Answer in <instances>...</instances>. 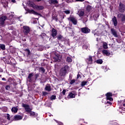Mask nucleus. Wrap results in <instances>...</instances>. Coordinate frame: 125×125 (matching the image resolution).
I'll return each mask as SVG.
<instances>
[{
    "instance_id": "39",
    "label": "nucleus",
    "mask_w": 125,
    "mask_h": 125,
    "mask_svg": "<svg viewBox=\"0 0 125 125\" xmlns=\"http://www.w3.org/2000/svg\"><path fill=\"white\" fill-rule=\"evenodd\" d=\"M6 90H9V89L10 88V87H9V86L7 85L5 87Z\"/></svg>"
},
{
    "instance_id": "22",
    "label": "nucleus",
    "mask_w": 125,
    "mask_h": 125,
    "mask_svg": "<svg viewBox=\"0 0 125 125\" xmlns=\"http://www.w3.org/2000/svg\"><path fill=\"white\" fill-rule=\"evenodd\" d=\"M28 12H29V13H32V14H34V15H39V14L34 10H29L28 11Z\"/></svg>"
},
{
    "instance_id": "51",
    "label": "nucleus",
    "mask_w": 125,
    "mask_h": 125,
    "mask_svg": "<svg viewBox=\"0 0 125 125\" xmlns=\"http://www.w3.org/2000/svg\"><path fill=\"white\" fill-rule=\"evenodd\" d=\"M43 36H45V33H43L42 34Z\"/></svg>"
},
{
    "instance_id": "5",
    "label": "nucleus",
    "mask_w": 125,
    "mask_h": 125,
    "mask_svg": "<svg viewBox=\"0 0 125 125\" xmlns=\"http://www.w3.org/2000/svg\"><path fill=\"white\" fill-rule=\"evenodd\" d=\"M22 107L25 108V111L29 114V112L32 111V109L30 108V106L26 104H22Z\"/></svg>"
},
{
    "instance_id": "16",
    "label": "nucleus",
    "mask_w": 125,
    "mask_h": 125,
    "mask_svg": "<svg viewBox=\"0 0 125 125\" xmlns=\"http://www.w3.org/2000/svg\"><path fill=\"white\" fill-rule=\"evenodd\" d=\"M45 90H46V91H48V92H49V91H51V87L49 84H47L46 85Z\"/></svg>"
},
{
    "instance_id": "32",
    "label": "nucleus",
    "mask_w": 125,
    "mask_h": 125,
    "mask_svg": "<svg viewBox=\"0 0 125 125\" xmlns=\"http://www.w3.org/2000/svg\"><path fill=\"white\" fill-rule=\"evenodd\" d=\"M40 71L42 72V73H44V72H45L44 68L43 67H40Z\"/></svg>"
},
{
    "instance_id": "14",
    "label": "nucleus",
    "mask_w": 125,
    "mask_h": 125,
    "mask_svg": "<svg viewBox=\"0 0 125 125\" xmlns=\"http://www.w3.org/2000/svg\"><path fill=\"white\" fill-rule=\"evenodd\" d=\"M62 57L61 56H56L54 59L55 60V62H59L60 60H61Z\"/></svg>"
},
{
    "instance_id": "31",
    "label": "nucleus",
    "mask_w": 125,
    "mask_h": 125,
    "mask_svg": "<svg viewBox=\"0 0 125 125\" xmlns=\"http://www.w3.org/2000/svg\"><path fill=\"white\" fill-rule=\"evenodd\" d=\"M6 119H7L8 120V121H10V120H11L10 118L11 117H10V115L9 114H6Z\"/></svg>"
},
{
    "instance_id": "45",
    "label": "nucleus",
    "mask_w": 125,
    "mask_h": 125,
    "mask_svg": "<svg viewBox=\"0 0 125 125\" xmlns=\"http://www.w3.org/2000/svg\"><path fill=\"white\" fill-rule=\"evenodd\" d=\"M81 77V75L80 74H78L77 75V79H79Z\"/></svg>"
},
{
    "instance_id": "46",
    "label": "nucleus",
    "mask_w": 125,
    "mask_h": 125,
    "mask_svg": "<svg viewBox=\"0 0 125 125\" xmlns=\"http://www.w3.org/2000/svg\"><path fill=\"white\" fill-rule=\"evenodd\" d=\"M107 103H108V104H110V105H112V103H111V102L107 101Z\"/></svg>"
},
{
    "instance_id": "20",
    "label": "nucleus",
    "mask_w": 125,
    "mask_h": 125,
    "mask_svg": "<svg viewBox=\"0 0 125 125\" xmlns=\"http://www.w3.org/2000/svg\"><path fill=\"white\" fill-rule=\"evenodd\" d=\"M28 114H30V116H32V117H37V116H38V114H36V113H35V112L31 111L30 112H29Z\"/></svg>"
},
{
    "instance_id": "43",
    "label": "nucleus",
    "mask_w": 125,
    "mask_h": 125,
    "mask_svg": "<svg viewBox=\"0 0 125 125\" xmlns=\"http://www.w3.org/2000/svg\"><path fill=\"white\" fill-rule=\"evenodd\" d=\"M39 74H36L35 75V78H36V79H38V78H39Z\"/></svg>"
},
{
    "instance_id": "23",
    "label": "nucleus",
    "mask_w": 125,
    "mask_h": 125,
    "mask_svg": "<svg viewBox=\"0 0 125 125\" xmlns=\"http://www.w3.org/2000/svg\"><path fill=\"white\" fill-rule=\"evenodd\" d=\"M84 15V12L83 11H78V15H79V16H83V15Z\"/></svg>"
},
{
    "instance_id": "3",
    "label": "nucleus",
    "mask_w": 125,
    "mask_h": 125,
    "mask_svg": "<svg viewBox=\"0 0 125 125\" xmlns=\"http://www.w3.org/2000/svg\"><path fill=\"white\" fill-rule=\"evenodd\" d=\"M31 6H32V7H33L34 9H37L38 10H42V9H43V6L36 5L34 3L31 4Z\"/></svg>"
},
{
    "instance_id": "54",
    "label": "nucleus",
    "mask_w": 125,
    "mask_h": 125,
    "mask_svg": "<svg viewBox=\"0 0 125 125\" xmlns=\"http://www.w3.org/2000/svg\"><path fill=\"white\" fill-rule=\"evenodd\" d=\"M11 122H12V120H11Z\"/></svg>"
},
{
    "instance_id": "27",
    "label": "nucleus",
    "mask_w": 125,
    "mask_h": 125,
    "mask_svg": "<svg viewBox=\"0 0 125 125\" xmlns=\"http://www.w3.org/2000/svg\"><path fill=\"white\" fill-rule=\"evenodd\" d=\"M96 63H97L98 64H102V63H103V61H102V60H98L96 61Z\"/></svg>"
},
{
    "instance_id": "53",
    "label": "nucleus",
    "mask_w": 125,
    "mask_h": 125,
    "mask_svg": "<svg viewBox=\"0 0 125 125\" xmlns=\"http://www.w3.org/2000/svg\"><path fill=\"white\" fill-rule=\"evenodd\" d=\"M118 16H121V14H119V15H118Z\"/></svg>"
},
{
    "instance_id": "9",
    "label": "nucleus",
    "mask_w": 125,
    "mask_h": 125,
    "mask_svg": "<svg viewBox=\"0 0 125 125\" xmlns=\"http://www.w3.org/2000/svg\"><path fill=\"white\" fill-rule=\"evenodd\" d=\"M76 95H77L76 93H75L74 92H71L68 95L67 98L68 99H70V98H75V97H76Z\"/></svg>"
},
{
    "instance_id": "36",
    "label": "nucleus",
    "mask_w": 125,
    "mask_h": 125,
    "mask_svg": "<svg viewBox=\"0 0 125 125\" xmlns=\"http://www.w3.org/2000/svg\"><path fill=\"white\" fill-rule=\"evenodd\" d=\"M33 76H34V74H33V73H31L29 74L28 78V79H31V78H32V77H33Z\"/></svg>"
},
{
    "instance_id": "55",
    "label": "nucleus",
    "mask_w": 125,
    "mask_h": 125,
    "mask_svg": "<svg viewBox=\"0 0 125 125\" xmlns=\"http://www.w3.org/2000/svg\"><path fill=\"white\" fill-rule=\"evenodd\" d=\"M6 110H7V108L6 107Z\"/></svg>"
},
{
    "instance_id": "19",
    "label": "nucleus",
    "mask_w": 125,
    "mask_h": 125,
    "mask_svg": "<svg viewBox=\"0 0 125 125\" xmlns=\"http://www.w3.org/2000/svg\"><path fill=\"white\" fill-rule=\"evenodd\" d=\"M88 64H92V57L89 56L87 59Z\"/></svg>"
},
{
    "instance_id": "33",
    "label": "nucleus",
    "mask_w": 125,
    "mask_h": 125,
    "mask_svg": "<svg viewBox=\"0 0 125 125\" xmlns=\"http://www.w3.org/2000/svg\"><path fill=\"white\" fill-rule=\"evenodd\" d=\"M64 13H65V14H70V11L69 10H67L63 11Z\"/></svg>"
},
{
    "instance_id": "21",
    "label": "nucleus",
    "mask_w": 125,
    "mask_h": 125,
    "mask_svg": "<svg viewBox=\"0 0 125 125\" xmlns=\"http://www.w3.org/2000/svg\"><path fill=\"white\" fill-rule=\"evenodd\" d=\"M49 2L50 3H53V4H57V3H58V1L57 0H50Z\"/></svg>"
},
{
    "instance_id": "50",
    "label": "nucleus",
    "mask_w": 125,
    "mask_h": 125,
    "mask_svg": "<svg viewBox=\"0 0 125 125\" xmlns=\"http://www.w3.org/2000/svg\"><path fill=\"white\" fill-rule=\"evenodd\" d=\"M37 0V1H41V0Z\"/></svg>"
},
{
    "instance_id": "52",
    "label": "nucleus",
    "mask_w": 125,
    "mask_h": 125,
    "mask_svg": "<svg viewBox=\"0 0 125 125\" xmlns=\"http://www.w3.org/2000/svg\"><path fill=\"white\" fill-rule=\"evenodd\" d=\"M123 106H124V107H125V103L123 104Z\"/></svg>"
},
{
    "instance_id": "30",
    "label": "nucleus",
    "mask_w": 125,
    "mask_h": 125,
    "mask_svg": "<svg viewBox=\"0 0 125 125\" xmlns=\"http://www.w3.org/2000/svg\"><path fill=\"white\" fill-rule=\"evenodd\" d=\"M88 47H89V45H88V44L83 45V48H84L85 49H87V48H88Z\"/></svg>"
},
{
    "instance_id": "25",
    "label": "nucleus",
    "mask_w": 125,
    "mask_h": 125,
    "mask_svg": "<svg viewBox=\"0 0 125 125\" xmlns=\"http://www.w3.org/2000/svg\"><path fill=\"white\" fill-rule=\"evenodd\" d=\"M92 9V7L90 5H88L86 8V10L88 11V12L90 11Z\"/></svg>"
},
{
    "instance_id": "4",
    "label": "nucleus",
    "mask_w": 125,
    "mask_h": 125,
    "mask_svg": "<svg viewBox=\"0 0 125 125\" xmlns=\"http://www.w3.org/2000/svg\"><path fill=\"white\" fill-rule=\"evenodd\" d=\"M6 20V17L2 16L0 18V26H3L4 25V21Z\"/></svg>"
},
{
    "instance_id": "42",
    "label": "nucleus",
    "mask_w": 125,
    "mask_h": 125,
    "mask_svg": "<svg viewBox=\"0 0 125 125\" xmlns=\"http://www.w3.org/2000/svg\"><path fill=\"white\" fill-rule=\"evenodd\" d=\"M62 93V94H63V95H65V93H66V90H63Z\"/></svg>"
},
{
    "instance_id": "24",
    "label": "nucleus",
    "mask_w": 125,
    "mask_h": 125,
    "mask_svg": "<svg viewBox=\"0 0 125 125\" xmlns=\"http://www.w3.org/2000/svg\"><path fill=\"white\" fill-rule=\"evenodd\" d=\"M103 46L104 49H107V48H108V44L106 42H103Z\"/></svg>"
},
{
    "instance_id": "7",
    "label": "nucleus",
    "mask_w": 125,
    "mask_h": 125,
    "mask_svg": "<svg viewBox=\"0 0 125 125\" xmlns=\"http://www.w3.org/2000/svg\"><path fill=\"white\" fill-rule=\"evenodd\" d=\"M81 31L83 34H88L90 32V30L87 27L82 28Z\"/></svg>"
},
{
    "instance_id": "13",
    "label": "nucleus",
    "mask_w": 125,
    "mask_h": 125,
    "mask_svg": "<svg viewBox=\"0 0 125 125\" xmlns=\"http://www.w3.org/2000/svg\"><path fill=\"white\" fill-rule=\"evenodd\" d=\"M57 35V31L55 30V29L53 28L52 30V36L53 38L54 37H56V35Z\"/></svg>"
},
{
    "instance_id": "15",
    "label": "nucleus",
    "mask_w": 125,
    "mask_h": 125,
    "mask_svg": "<svg viewBox=\"0 0 125 125\" xmlns=\"http://www.w3.org/2000/svg\"><path fill=\"white\" fill-rule=\"evenodd\" d=\"M14 119L15 121H20V120L23 119V117L20 115H16L14 116Z\"/></svg>"
},
{
    "instance_id": "1",
    "label": "nucleus",
    "mask_w": 125,
    "mask_h": 125,
    "mask_svg": "<svg viewBox=\"0 0 125 125\" xmlns=\"http://www.w3.org/2000/svg\"><path fill=\"white\" fill-rule=\"evenodd\" d=\"M69 69V67L67 65H65L64 67H62L60 72V75L62 77H64L65 75H66L67 73V71H68Z\"/></svg>"
},
{
    "instance_id": "18",
    "label": "nucleus",
    "mask_w": 125,
    "mask_h": 125,
    "mask_svg": "<svg viewBox=\"0 0 125 125\" xmlns=\"http://www.w3.org/2000/svg\"><path fill=\"white\" fill-rule=\"evenodd\" d=\"M11 111L12 113L15 114L16 113H17V112L18 111V108H17V107H13L12 108Z\"/></svg>"
},
{
    "instance_id": "11",
    "label": "nucleus",
    "mask_w": 125,
    "mask_h": 125,
    "mask_svg": "<svg viewBox=\"0 0 125 125\" xmlns=\"http://www.w3.org/2000/svg\"><path fill=\"white\" fill-rule=\"evenodd\" d=\"M102 53L104 54V55H106V56H109V55H111V53H110L109 51L107 50H103L102 51Z\"/></svg>"
},
{
    "instance_id": "40",
    "label": "nucleus",
    "mask_w": 125,
    "mask_h": 125,
    "mask_svg": "<svg viewBox=\"0 0 125 125\" xmlns=\"http://www.w3.org/2000/svg\"><path fill=\"white\" fill-rule=\"evenodd\" d=\"M74 1H81V2H83V1H84V0H74Z\"/></svg>"
},
{
    "instance_id": "8",
    "label": "nucleus",
    "mask_w": 125,
    "mask_h": 125,
    "mask_svg": "<svg viewBox=\"0 0 125 125\" xmlns=\"http://www.w3.org/2000/svg\"><path fill=\"white\" fill-rule=\"evenodd\" d=\"M23 32L25 35H28L30 33V27L28 26H23Z\"/></svg>"
},
{
    "instance_id": "47",
    "label": "nucleus",
    "mask_w": 125,
    "mask_h": 125,
    "mask_svg": "<svg viewBox=\"0 0 125 125\" xmlns=\"http://www.w3.org/2000/svg\"><path fill=\"white\" fill-rule=\"evenodd\" d=\"M12 2H14V3H15V2H16V1L15 0H12Z\"/></svg>"
},
{
    "instance_id": "48",
    "label": "nucleus",
    "mask_w": 125,
    "mask_h": 125,
    "mask_svg": "<svg viewBox=\"0 0 125 125\" xmlns=\"http://www.w3.org/2000/svg\"><path fill=\"white\" fill-rule=\"evenodd\" d=\"M0 72H3V70L1 68H0Z\"/></svg>"
},
{
    "instance_id": "37",
    "label": "nucleus",
    "mask_w": 125,
    "mask_h": 125,
    "mask_svg": "<svg viewBox=\"0 0 125 125\" xmlns=\"http://www.w3.org/2000/svg\"><path fill=\"white\" fill-rule=\"evenodd\" d=\"M94 36H95V37H96V36H100V33L96 32L94 34Z\"/></svg>"
},
{
    "instance_id": "12",
    "label": "nucleus",
    "mask_w": 125,
    "mask_h": 125,
    "mask_svg": "<svg viewBox=\"0 0 125 125\" xmlns=\"http://www.w3.org/2000/svg\"><path fill=\"white\" fill-rule=\"evenodd\" d=\"M112 21L115 26L118 25V21H117V18H116V17L114 16L112 18Z\"/></svg>"
},
{
    "instance_id": "17",
    "label": "nucleus",
    "mask_w": 125,
    "mask_h": 125,
    "mask_svg": "<svg viewBox=\"0 0 125 125\" xmlns=\"http://www.w3.org/2000/svg\"><path fill=\"white\" fill-rule=\"evenodd\" d=\"M111 33H112V35H113V36L114 37H115V38H118V34H117V31H116V30H115V29H112Z\"/></svg>"
},
{
    "instance_id": "28",
    "label": "nucleus",
    "mask_w": 125,
    "mask_h": 125,
    "mask_svg": "<svg viewBox=\"0 0 125 125\" xmlns=\"http://www.w3.org/2000/svg\"><path fill=\"white\" fill-rule=\"evenodd\" d=\"M66 61L67 62H72V58H71L70 57H68L66 59Z\"/></svg>"
},
{
    "instance_id": "2",
    "label": "nucleus",
    "mask_w": 125,
    "mask_h": 125,
    "mask_svg": "<svg viewBox=\"0 0 125 125\" xmlns=\"http://www.w3.org/2000/svg\"><path fill=\"white\" fill-rule=\"evenodd\" d=\"M68 20L69 21H71V22H72L74 25H77V23H78L77 19H76V18L74 17H70L68 18Z\"/></svg>"
},
{
    "instance_id": "41",
    "label": "nucleus",
    "mask_w": 125,
    "mask_h": 125,
    "mask_svg": "<svg viewBox=\"0 0 125 125\" xmlns=\"http://www.w3.org/2000/svg\"><path fill=\"white\" fill-rule=\"evenodd\" d=\"M42 93H43V95H44V96L47 95V94H48L47 92H43Z\"/></svg>"
},
{
    "instance_id": "29",
    "label": "nucleus",
    "mask_w": 125,
    "mask_h": 125,
    "mask_svg": "<svg viewBox=\"0 0 125 125\" xmlns=\"http://www.w3.org/2000/svg\"><path fill=\"white\" fill-rule=\"evenodd\" d=\"M86 83H87V82L83 81V82H82L81 85L82 86H84V85H85V84H86Z\"/></svg>"
},
{
    "instance_id": "35",
    "label": "nucleus",
    "mask_w": 125,
    "mask_h": 125,
    "mask_svg": "<svg viewBox=\"0 0 125 125\" xmlns=\"http://www.w3.org/2000/svg\"><path fill=\"white\" fill-rule=\"evenodd\" d=\"M63 39V36L62 35H59L58 36V40H62Z\"/></svg>"
},
{
    "instance_id": "38",
    "label": "nucleus",
    "mask_w": 125,
    "mask_h": 125,
    "mask_svg": "<svg viewBox=\"0 0 125 125\" xmlns=\"http://www.w3.org/2000/svg\"><path fill=\"white\" fill-rule=\"evenodd\" d=\"M75 80H71L70 83V84H73L74 83H75Z\"/></svg>"
},
{
    "instance_id": "26",
    "label": "nucleus",
    "mask_w": 125,
    "mask_h": 125,
    "mask_svg": "<svg viewBox=\"0 0 125 125\" xmlns=\"http://www.w3.org/2000/svg\"><path fill=\"white\" fill-rule=\"evenodd\" d=\"M0 47L2 49V50H4L5 49V45L3 44H0Z\"/></svg>"
},
{
    "instance_id": "10",
    "label": "nucleus",
    "mask_w": 125,
    "mask_h": 125,
    "mask_svg": "<svg viewBox=\"0 0 125 125\" xmlns=\"http://www.w3.org/2000/svg\"><path fill=\"white\" fill-rule=\"evenodd\" d=\"M106 99L109 101H113V98H112V93H107L106 94Z\"/></svg>"
},
{
    "instance_id": "49",
    "label": "nucleus",
    "mask_w": 125,
    "mask_h": 125,
    "mask_svg": "<svg viewBox=\"0 0 125 125\" xmlns=\"http://www.w3.org/2000/svg\"><path fill=\"white\" fill-rule=\"evenodd\" d=\"M2 81H5V80H6L5 78H3L2 79Z\"/></svg>"
},
{
    "instance_id": "34",
    "label": "nucleus",
    "mask_w": 125,
    "mask_h": 125,
    "mask_svg": "<svg viewBox=\"0 0 125 125\" xmlns=\"http://www.w3.org/2000/svg\"><path fill=\"white\" fill-rule=\"evenodd\" d=\"M56 99V96H54V95H52L51 97H50V99L51 100H54Z\"/></svg>"
},
{
    "instance_id": "6",
    "label": "nucleus",
    "mask_w": 125,
    "mask_h": 125,
    "mask_svg": "<svg viewBox=\"0 0 125 125\" xmlns=\"http://www.w3.org/2000/svg\"><path fill=\"white\" fill-rule=\"evenodd\" d=\"M125 10V4L120 3H119V11L120 12H124Z\"/></svg>"
},
{
    "instance_id": "44",
    "label": "nucleus",
    "mask_w": 125,
    "mask_h": 125,
    "mask_svg": "<svg viewBox=\"0 0 125 125\" xmlns=\"http://www.w3.org/2000/svg\"><path fill=\"white\" fill-rule=\"evenodd\" d=\"M57 123H58V124L59 125H63V124L61 122H58V121H56Z\"/></svg>"
}]
</instances>
